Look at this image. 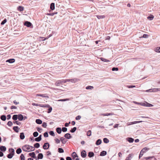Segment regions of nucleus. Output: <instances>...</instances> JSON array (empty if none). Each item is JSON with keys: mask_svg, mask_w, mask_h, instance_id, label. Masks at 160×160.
<instances>
[{"mask_svg": "<svg viewBox=\"0 0 160 160\" xmlns=\"http://www.w3.org/2000/svg\"><path fill=\"white\" fill-rule=\"evenodd\" d=\"M22 149L24 151L28 152L31 151H34L35 150L34 147L28 145H26L23 146Z\"/></svg>", "mask_w": 160, "mask_h": 160, "instance_id": "nucleus-1", "label": "nucleus"}, {"mask_svg": "<svg viewBox=\"0 0 160 160\" xmlns=\"http://www.w3.org/2000/svg\"><path fill=\"white\" fill-rule=\"evenodd\" d=\"M32 105L33 106H39L43 108H48V110H52V107H50L49 104H40L38 103H33L32 104Z\"/></svg>", "mask_w": 160, "mask_h": 160, "instance_id": "nucleus-2", "label": "nucleus"}, {"mask_svg": "<svg viewBox=\"0 0 160 160\" xmlns=\"http://www.w3.org/2000/svg\"><path fill=\"white\" fill-rule=\"evenodd\" d=\"M133 102L139 105H141V106H144L145 107H151L153 106L152 104L148 103L146 102H138L135 101H134Z\"/></svg>", "mask_w": 160, "mask_h": 160, "instance_id": "nucleus-3", "label": "nucleus"}, {"mask_svg": "<svg viewBox=\"0 0 160 160\" xmlns=\"http://www.w3.org/2000/svg\"><path fill=\"white\" fill-rule=\"evenodd\" d=\"M9 151L11 152L10 153L8 154L7 156V157L9 158H11L14 155V150L12 148H11L9 149Z\"/></svg>", "mask_w": 160, "mask_h": 160, "instance_id": "nucleus-4", "label": "nucleus"}, {"mask_svg": "<svg viewBox=\"0 0 160 160\" xmlns=\"http://www.w3.org/2000/svg\"><path fill=\"white\" fill-rule=\"evenodd\" d=\"M145 91L146 92H156L158 91H160V88H154L146 90Z\"/></svg>", "mask_w": 160, "mask_h": 160, "instance_id": "nucleus-5", "label": "nucleus"}, {"mask_svg": "<svg viewBox=\"0 0 160 160\" xmlns=\"http://www.w3.org/2000/svg\"><path fill=\"white\" fill-rule=\"evenodd\" d=\"M50 146L49 143L48 142H45L43 146V148L45 150L48 149Z\"/></svg>", "mask_w": 160, "mask_h": 160, "instance_id": "nucleus-6", "label": "nucleus"}, {"mask_svg": "<svg viewBox=\"0 0 160 160\" xmlns=\"http://www.w3.org/2000/svg\"><path fill=\"white\" fill-rule=\"evenodd\" d=\"M62 82H64V80L62 79L57 81L55 83V85L56 86H58Z\"/></svg>", "mask_w": 160, "mask_h": 160, "instance_id": "nucleus-7", "label": "nucleus"}, {"mask_svg": "<svg viewBox=\"0 0 160 160\" xmlns=\"http://www.w3.org/2000/svg\"><path fill=\"white\" fill-rule=\"evenodd\" d=\"M37 96H40L43 98H48L49 97L48 96L47 94H37L36 95Z\"/></svg>", "mask_w": 160, "mask_h": 160, "instance_id": "nucleus-8", "label": "nucleus"}, {"mask_svg": "<svg viewBox=\"0 0 160 160\" xmlns=\"http://www.w3.org/2000/svg\"><path fill=\"white\" fill-rule=\"evenodd\" d=\"M81 155L82 158H85L86 157L87 154L86 152L84 150L82 151L81 152Z\"/></svg>", "mask_w": 160, "mask_h": 160, "instance_id": "nucleus-9", "label": "nucleus"}, {"mask_svg": "<svg viewBox=\"0 0 160 160\" xmlns=\"http://www.w3.org/2000/svg\"><path fill=\"white\" fill-rule=\"evenodd\" d=\"M133 156V154L132 153L129 154L126 158L125 160H131Z\"/></svg>", "mask_w": 160, "mask_h": 160, "instance_id": "nucleus-10", "label": "nucleus"}, {"mask_svg": "<svg viewBox=\"0 0 160 160\" xmlns=\"http://www.w3.org/2000/svg\"><path fill=\"white\" fill-rule=\"evenodd\" d=\"M146 160H157L156 158L154 157H149L145 158Z\"/></svg>", "mask_w": 160, "mask_h": 160, "instance_id": "nucleus-11", "label": "nucleus"}, {"mask_svg": "<svg viewBox=\"0 0 160 160\" xmlns=\"http://www.w3.org/2000/svg\"><path fill=\"white\" fill-rule=\"evenodd\" d=\"M43 158V155L42 153H39L38 154V158H36V160H38L39 159H42Z\"/></svg>", "mask_w": 160, "mask_h": 160, "instance_id": "nucleus-12", "label": "nucleus"}, {"mask_svg": "<svg viewBox=\"0 0 160 160\" xmlns=\"http://www.w3.org/2000/svg\"><path fill=\"white\" fill-rule=\"evenodd\" d=\"M29 155L31 157H32L33 158H36V157L35 156V154L34 152H30V153H29Z\"/></svg>", "mask_w": 160, "mask_h": 160, "instance_id": "nucleus-13", "label": "nucleus"}, {"mask_svg": "<svg viewBox=\"0 0 160 160\" xmlns=\"http://www.w3.org/2000/svg\"><path fill=\"white\" fill-rule=\"evenodd\" d=\"M64 137L67 139H69L71 138L72 137L71 135L69 133H67L65 134Z\"/></svg>", "mask_w": 160, "mask_h": 160, "instance_id": "nucleus-14", "label": "nucleus"}, {"mask_svg": "<svg viewBox=\"0 0 160 160\" xmlns=\"http://www.w3.org/2000/svg\"><path fill=\"white\" fill-rule=\"evenodd\" d=\"M32 25V23L26 21L24 23V25L28 27H30Z\"/></svg>", "mask_w": 160, "mask_h": 160, "instance_id": "nucleus-15", "label": "nucleus"}, {"mask_svg": "<svg viewBox=\"0 0 160 160\" xmlns=\"http://www.w3.org/2000/svg\"><path fill=\"white\" fill-rule=\"evenodd\" d=\"M42 135H40L38 137L36 138L35 139V140L38 142L40 141L42 139Z\"/></svg>", "mask_w": 160, "mask_h": 160, "instance_id": "nucleus-16", "label": "nucleus"}, {"mask_svg": "<svg viewBox=\"0 0 160 160\" xmlns=\"http://www.w3.org/2000/svg\"><path fill=\"white\" fill-rule=\"evenodd\" d=\"M15 61V60L14 58H12L8 59L6 60V62H8L10 63H12L14 62Z\"/></svg>", "mask_w": 160, "mask_h": 160, "instance_id": "nucleus-17", "label": "nucleus"}, {"mask_svg": "<svg viewBox=\"0 0 160 160\" xmlns=\"http://www.w3.org/2000/svg\"><path fill=\"white\" fill-rule=\"evenodd\" d=\"M0 150L1 152H4L6 150V148L5 146H1L0 147Z\"/></svg>", "mask_w": 160, "mask_h": 160, "instance_id": "nucleus-18", "label": "nucleus"}, {"mask_svg": "<svg viewBox=\"0 0 160 160\" xmlns=\"http://www.w3.org/2000/svg\"><path fill=\"white\" fill-rule=\"evenodd\" d=\"M18 119L19 121H22L24 119L23 116L21 114H19L18 115Z\"/></svg>", "mask_w": 160, "mask_h": 160, "instance_id": "nucleus-19", "label": "nucleus"}, {"mask_svg": "<svg viewBox=\"0 0 160 160\" xmlns=\"http://www.w3.org/2000/svg\"><path fill=\"white\" fill-rule=\"evenodd\" d=\"M79 80V79L77 78L71 79V82L72 83H75Z\"/></svg>", "mask_w": 160, "mask_h": 160, "instance_id": "nucleus-20", "label": "nucleus"}, {"mask_svg": "<svg viewBox=\"0 0 160 160\" xmlns=\"http://www.w3.org/2000/svg\"><path fill=\"white\" fill-rule=\"evenodd\" d=\"M88 156L89 158L92 157L94 156V153L93 152H89Z\"/></svg>", "mask_w": 160, "mask_h": 160, "instance_id": "nucleus-21", "label": "nucleus"}, {"mask_svg": "<svg viewBox=\"0 0 160 160\" xmlns=\"http://www.w3.org/2000/svg\"><path fill=\"white\" fill-rule=\"evenodd\" d=\"M20 138L21 139H23L25 138V136L23 132H21L20 133Z\"/></svg>", "mask_w": 160, "mask_h": 160, "instance_id": "nucleus-22", "label": "nucleus"}, {"mask_svg": "<svg viewBox=\"0 0 160 160\" xmlns=\"http://www.w3.org/2000/svg\"><path fill=\"white\" fill-rule=\"evenodd\" d=\"M19 129L18 126H14L13 128V129L16 132H18V129Z\"/></svg>", "mask_w": 160, "mask_h": 160, "instance_id": "nucleus-23", "label": "nucleus"}, {"mask_svg": "<svg viewBox=\"0 0 160 160\" xmlns=\"http://www.w3.org/2000/svg\"><path fill=\"white\" fill-rule=\"evenodd\" d=\"M65 139L63 137H61L60 138V141L62 143L65 144L66 143L67 141L65 140Z\"/></svg>", "mask_w": 160, "mask_h": 160, "instance_id": "nucleus-24", "label": "nucleus"}, {"mask_svg": "<svg viewBox=\"0 0 160 160\" xmlns=\"http://www.w3.org/2000/svg\"><path fill=\"white\" fill-rule=\"evenodd\" d=\"M107 154V152L105 151H103L100 152V156H104Z\"/></svg>", "mask_w": 160, "mask_h": 160, "instance_id": "nucleus-25", "label": "nucleus"}, {"mask_svg": "<svg viewBox=\"0 0 160 160\" xmlns=\"http://www.w3.org/2000/svg\"><path fill=\"white\" fill-rule=\"evenodd\" d=\"M50 8L52 10H53L55 9V4L54 3H52L50 4Z\"/></svg>", "mask_w": 160, "mask_h": 160, "instance_id": "nucleus-26", "label": "nucleus"}, {"mask_svg": "<svg viewBox=\"0 0 160 160\" xmlns=\"http://www.w3.org/2000/svg\"><path fill=\"white\" fill-rule=\"evenodd\" d=\"M56 130L58 134H60L62 132V129L60 128H57Z\"/></svg>", "mask_w": 160, "mask_h": 160, "instance_id": "nucleus-27", "label": "nucleus"}, {"mask_svg": "<svg viewBox=\"0 0 160 160\" xmlns=\"http://www.w3.org/2000/svg\"><path fill=\"white\" fill-rule=\"evenodd\" d=\"M17 9L18 11L21 12L23 10L24 7L22 6H19L18 7Z\"/></svg>", "mask_w": 160, "mask_h": 160, "instance_id": "nucleus-28", "label": "nucleus"}, {"mask_svg": "<svg viewBox=\"0 0 160 160\" xmlns=\"http://www.w3.org/2000/svg\"><path fill=\"white\" fill-rule=\"evenodd\" d=\"M102 143V140L101 139H98L96 142V144L97 145H99Z\"/></svg>", "mask_w": 160, "mask_h": 160, "instance_id": "nucleus-29", "label": "nucleus"}, {"mask_svg": "<svg viewBox=\"0 0 160 160\" xmlns=\"http://www.w3.org/2000/svg\"><path fill=\"white\" fill-rule=\"evenodd\" d=\"M127 140L129 142H132L134 141V139L131 138H127Z\"/></svg>", "mask_w": 160, "mask_h": 160, "instance_id": "nucleus-30", "label": "nucleus"}, {"mask_svg": "<svg viewBox=\"0 0 160 160\" xmlns=\"http://www.w3.org/2000/svg\"><path fill=\"white\" fill-rule=\"evenodd\" d=\"M35 122H36L38 124H41L42 123V121L40 119H37Z\"/></svg>", "mask_w": 160, "mask_h": 160, "instance_id": "nucleus-31", "label": "nucleus"}, {"mask_svg": "<svg viewBox=\"0 0 160 160\" xmlns=\"http://www.w3.org/2000/svg\"><path fill=\"white\" fill-rule=\"evenodd\" d=\"M18 118V115L15 114L13 116L12 119L14 120H16Z\"/></svg>", "mask_w": 160, "mask_h": 160, "instance_id": "nucleus-32", "label": "nucleus"}, {"mask_svg": "<svg viewBox=\"0 0 160 160\" xmlns=\"http://www.w3.org/2000/svg\"><path fill=\"white\" fill-rule=\"evenodd\" d=\"M1 119L2 120L5 121L6 119V117L5 115H2L1 117Z\"/></svg>", "mask_w": 160, "mask_h": 160, "instance_id": "nucleus-33", "label": "nucleus"}, {"mask_svg": "<svg viewBox=\"0 0 160 160\" xmlns=\"http://www.w3.org/2000/svg\"><path fill=\"white\" fill-rule=\"evenodd\" d=\"M114 102L116 103V104H121V103H122V102L121 101H119L118 100H117L116 101H112V102L113 103H114Z\"/></svg>", "mask_w": 160, "mask_h": 160, "instance_id": "nucleus-34", "label": "nucleus"}, {"mask_svg": "<svg viewBox=\"0 0 160 160\" xmlns=\"http://www.w3.org/2000/svg\"><path fill=\"white\" fill-rule=\"evenodd\" d=\"M72 156L74 158H75V157H78V155L75 152H73L72 153Z\"/></svg>", "mask_w": 160, "mask_h": 160, "instance_id": "nucleus-35", "label": "nucleus"}, {"mask_svg": "<svg viewBox=\"0 0 160 160\" xmlns=\"http://www.w3.org/2000/svg\"><path fill=\"white\" fill-rule=\"evenodd\" d=\"M154 18V16L153 15H150L149 16L147 17V19H149L150 20H152Z\"/></svg>", "mask_w": 160, "mask_h": 160, "instance_id": "nucleus-36", "label": "nucleus"}, {"mask_svg": "<svg viewBox=\"0 0 160 160\" xmlns=\"http://www.w3.org/2000/svg\"><path fill=\"white\" fill-rule=\"evenodd\" d=\"M76 130L77 128L76 127H74L71 129V130L70 131V132L72 133H73L76 131Z\"/></svg>", "mask_w": 160, "mask_h": 160, "instance_id": "nucleus-37", "label": "nucleus"}, {"mask_svg": "<svg viewBox=\"0 0 160 160\" xmlns=\"http://www.w3.org/2000/svg\"><path fill=\"white\" fill-rule=\"evenodd\" d=\"M149 149H150L149 148L145 147L143 148L142 150H143V152H144V153H145L147 151H148V150H149Z\"/></svg>", "mask_w": 160, "mask_h": 160, "instance_id": "nucleus-38", "label": "nucleus"}, {"mask_svg": "<svg viewBox=\"0 0 160 160\" xmlns=\"http://www.w3.org/2000/svg\"><path fill=\"white\" fill-rule=\"evenodd\" d=\"M16 152L18 154H19L21 152L22 150L20 148H19L17 149Z\"/></svg>", "mask_w": 160, "mask_h": 160, "instance_id": "nucleus-39", "label": "nucleus"}, {"mask_svg": "<svg viewBox=\"0 0 160 160\" xmlns=\"http://www.w3.org/2000/svg\"><path fill=\"white\" fill-rule=\"evenodd\" d=\"M58 152L60 153H63L64 152V150L62 148H59L58 149Z\"/></svg>", "mask_w": 160, "mask_h": 160, "instance_id": "nucleus-40", "label": "nucleus"}, {"mask_svg": "<svg viewBox=\"0 0 160 160\" xmlns=\"http://www.w3.org/2000/svg\"><path fill=\"white\" fill-rule=\"evenodd\" d=\"M97 17L98 19L103 18L105 17L104 15H97Z\"/></svg>", "mask_w": 160, "mask_h": 160, "instance_id": "nucleus-41", "label": "nucleus"}, {"mask_svg": "<svg viewBox=\"0 0 160 160\" xmlns=\"http://www.w3.org/2000/svg\"><path fill=\"white\" fill-rule=\"evenodd\" d=\"M103 142L106 143H107L109 142V140L106 138H104L103 139Z\"/></svg>", "mask_w": 160, "mask_h": 160, "instance_id": "nucleus-42", "label": "nucleus"}, {"mask_svg": "<svg viewBox=\"0 0 160 160\" xmlns=\"http://www.w3.org/2000/svg\"><path fill=\"white\" fill-rule=\"evenodd\" d=\"M34 146L35 148H38L40 147V144L38 143H36Z\"/></svg>", "mask_w": 160, "mask_h": 160, "instance_id": "nucleus-43", "label": "nucleus"}, {"mask_svg": "<svg viewBox=\"0 0 160 160\" xmlns=\"http://www.w3.org/2000/svg\"><path fill=\"white\" fill-rule=\"evenodd\" d=\"M33 135L34 137H37L38 135V133L37 132H35L33 133Z\"/></svg>", "mask_w": 160, "mask_h": 160, "instance_id": "nucleus-44", "label": "nucleus"}, {"mask_svg": "<svg viewBox=\"0 0 160 160\" xmlns=\"http://www.w3.org/2000/svg\"><path fill=\"white\" fill-rule=\"evenodd\" d=\"M155 50L157 52H160V47L156 48Z\"/></svg>", "mask_w": 160, "mask_h": 160, "instance_id": "nucleus-45", "label": "nucleus"}, {"mask_svg": "<svg viewBox=\"0 0 160 160\" xmlns=\"http://www.w3.org/2000/svg\"><path fill=\"white\" fill-rule=\"evenodd\" d=\"M49 134L51 135L52 136H55V134L54 133L53 131H51L49 132Z\"/></svg>", "mask_w": 160, "mask_h": 160, "instance_id": "nucleus-46", "label": "nucleus"}, {"mask_svg": "<svg viewBox=\"0 0 160 160\" xmlns=\"http://www.w3.org/2000/svg\"><path fill=\"white\" fill-rule=\"evenodd\" d=\"M69 100V99L67 98V99H59L58 100V101H62V102H64L66 101H67Z\"/></svg>", "mask_w": 160, "mask_h": 160, "instance_id": "nucleus-47", "label": "nucleus"}, {"mask_svg": "<svg viewBox=\"0 0 160 160\" xmlns=\"http://www.w3.org/2000/svg\"><path fill=\"white\" fill-rule=\"evenodd\" d=\"M86 88L87 89H92L93 88V87L92 86H88L86 87Z\"/></svg>", "mask_w": 160, "mask_h": 160, "instance_id": "nucleus-48", "label": "nucleus"}, {"mask_svg": "<svg viewBox=\"0 0 160 160\" xmlns=\"http://www.w3.org/2000/svg\"><path fill=\"white\" fill-rule=\"evenodd\" d=\"M21 160H25V158L24 155L22 154L20 157Z\"/></svg>", "mask_w": 160, "mask_h": 160, "instance_id": "nucleus-49", "label": "nucleus"}, {"mask_svg": "<svg viewBox=\"0 0 160 160\" xmlns=\"http://www.w3.org/2000/svg\"><path fill=\"white\" fill-rule=\"evenodd\" d=\"M91 130H88L87 133V135L88 136H90L91 135Z\"/></svg>", "mask_w": 160, "mask_h": 160, "instance_id": "nucleus-50", "label": "nucleus"}, {"mask_svg": "<svg viewBox=\"0 0 160 160\" xmlns=\"http://www.w3.org/2000/svg\"><path fill=\"white\" fill-rule=\"evenodd\" d=\"M7 21L6 19H4L1 22V25H4Z\"/></svg>", "mask_w": 160, "mask_h": 160, "instance_id": "nucleus-51", "label": "nucleus"}, {"mask_svg": "<svg viewBox=\"0 0 160 160\" xmlns=\"http://www.w3.org/2000/svg\"><path fill=\"white\" fill-rule=\"evenodd\" d=\"M13 123L19 125H20L21 124V123L20 122H18V121H14Z\"/></svg>", "mask_w": 160, "mask_h": 160, "instance_id": "nucleus-52", "label": "nucleus"}, {"mask_svg": "<svg viewBox=\"0 0 160 160\" xmlns=\"http://www.w3.org/2000/svg\"><path fill=\"white\" fill-rule=\"evenodd\" d=\"M62 130L64 132H66L67 130V128L66 127H63L62 128Z\"/></svg>", "mask_w": 160, "mask_h": 160, "instance_id": "nucleus-53", "label": "nucleus"}, {"mask_svg": "<svg viewBox=\"0 0 160 160\" xmlns=\"http://www.w3.org/2000/svg\"><path fill=\"white\" fill-rule=\"evenodd\" d=\"M43 135L44 137H45V138H47L48 137V132H46L45 133H44L43 134Z\"/></svg>", "mask_w": 160, "mask_h": 160, "instance_id": "nucleus-54", "label": "nucleus"}, {"mask_svg": "<svg viewBox=\"0 0 160 160\" xmlns=\"http://www.w3.org/2000/svg\"><path fill=\"white\" fill-rule=\"evenodd\" d=\"M7 125L9 126H12V122L11 121H8L7 123Z\"/></svg>", "mask_w": 160, "mask_h": 160, "instance_id": "nucleus-55", "label": "nucleus"}, {"mask_svg": "<svg viewBox=\"0 0 160 160\" xmlns=\"http://www.w3.org/2000/svg\"><path fill=\"white\" fill-rule=\"evenodd\" d=\"M142 121H136L132 122H131L132 124H134L137 123H139L142 122Z\"/></svg>", "mask_w": 160, "mask_h": 160, "instance_id": "nucleus-56", "label": "nucleus"}, {"mask_svg": "<svg viewBox=\"0 0 160 160\" xmlns=\"http://www.w3.org/2000/svg\"><path fill=\"white\" fill-rule=\"evenodd\" d=\"M54 140L56 143H59L60 142V140L58 138H55Z\"/></svg>", "mask_w": 160, "mask_h": 160, "instance_id": "nucleus-57", "label": "nucleus"}, {"mask_svg": "<svg viewBox=\"0 0 160 160\" xmlns=\"http://www.w3.org/2000/svg\"><path fill=\"white\" fill-rule=\"evenodd\" d=\"M37 130L39 132H41V131L42 130V128H40L39 127H37L36 128Z\"/></svg>", "mask_w": 160, "mask_h": 160, "instance_id": "nucleus-58", "label": "nucleus"}, {"mask_svg": "<svg viewBox=\"0 0 160 160\" xmlns=\"http://www.w3.org/2000/svg\"><path fill=\"white\" fill-rule=\"evenodd\" d=\"M47 126V123L45 122H43V123L42 124V127H43L45 128H46V127Z\"/></svg>", "mask_w": 160, "mask_h": 160, "instance_id": "nucleus-59", "label": "nucleus"}, {"mask_svg": "<svg viewBox=\"0 0 160 160\" xmlns=\"http://www.w3.org/2000/svg\"><path fill=\"white\" fill-rule=\"evenodd\" d=\"M81 118V117L80 115H78L76 117L75 119L76 120H80Z\"/></svg>", "mask_w": 160, "mask_h": 160, "instance_id": "nucleus-60", "label": "nucleus"}, {"mask_svg": "<svg viewBox=\"0 0 160 160\" xmlns=\"http://www.w3.org/2000/svg\"><path fill=\"white\" fill-rule=\"evenodd\" d=\"M118 70V68H113L112 69V71H117Z\"/></svg>", "mask_w": 160, "mask_h": 160, "instance_id": "nucleus-61", "label": "nucleus"}, {"mask_svg": "<svg viewBox=\"0 0 160 160\" xmlns=\"http://www.w3.org/2000/svg\"><path fill=\"white\" fill-rule=\"evenodd\" d=\"M71 123L70 122H69L68 123H66L64 125V126L66 127H67L68 126L69 124Z\"/></svg>", "mask_w": 160, "mask_h": 160, "instance_id": "nucleus-62", "label": "nucleus"}, {"mask_svg": "<svg viewBox=\"0 0 160 160\" xmlns=\"http://www.w3.org/2000/svg\"><path fill=\"white\" fill-rule=\"evenodd\" d=\"M148 35L147 34H143L142 37L144 38H148Z\"/></svg>", "mask_w": 160, "mask_h": 160, "instance_id": "nucleus-63", "label": "nucleus"}, {"mask_svg": "<svg viewBox=\"0 0 160 160\" xmlns=\"http://www.w3.org/2000/svg\"><path fill=\"white\" fill-rule=\"evenodd\" d=\"M66 160H72V158L70 157H67L66 158Z\"/></svg>", "mask_w": 160, "mask_h": 160, "instance_id": "nucleus-64", "label": "nucleus"}]
</instances>
